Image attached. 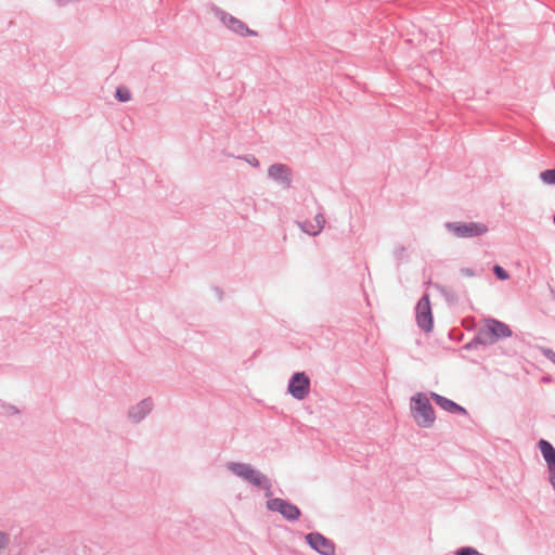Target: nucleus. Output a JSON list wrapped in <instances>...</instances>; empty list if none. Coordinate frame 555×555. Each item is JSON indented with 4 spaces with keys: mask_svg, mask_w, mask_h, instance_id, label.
Wrapping results in <instances>:
<instances>
[{
    "mask_svg": "<svg viewBox=\"0 0 555 555\" xmlns=\"http://www.w3.org/2000/svg\"><path fill=\"white\" fill-rule=\"evenodd\" d=\"M228 467L237 476L242 477L243 479L247 480L248 482L263 488L267 490V496H269L270 493V482L266 478L264 475H262L260 472L254 469L251 466L243 463H230Z\"/></svg>",
    "mask_w": 555,
    "mask_h": 555,
    "instance_id": "obj_2",
    "label": "nucleus"
},
{
    "mask_svg": "<svg viewBox=\"0 0 555 555\" xmlns=\"http://www.w3.org/2000/svg\"><path fill=\"white\" fill-rule=\"evenodd\" d=\"M554 223H555V215H554Z\"/></svg>",
    "mask_w": 555,
    "mask_h": 555,
    "instance_id": "obj_22",
    "label": "nucleus"
},
{
    "mask_svg": "<svg viewBox=\"0 0 555 555\" xmlns=\"http://www.w3.org/2000/svg\"><path fill=\"white\" fill-rule=\"evenodd\" d=\"M547 356H552L553 361L555 362V354H553L551 351L546 353Z\"/></svg>",
    "mask_w": 555,
    "mask_h": 555,
    "instance_id": "obj_21",
    "label": "nucleus"
},
{
    "mask_svg": "<svg viewBox=\"0 0 555 555\" xmlns=\"http://www.w3.org/2000/svg\"><path fill=\"white\" fill-rule=\"evenodd\" d=\"M431 398L435 400V402L443 410L450 412V413H461L466 414V410L462 408L461 405L456 404L452 400L442 397L438 393L433 392Z\"/></svg>",
    "mask_w": 555,
    "mask_h": 555,
    "instance_id": "obj_9",
    "label": "nucleus"
},
{
    "mask_svg": "<svg viewBox=\"0 0 555 555\" xmlns=\"http://www.w3.org/2000/svg\"><path fill=\"white\" fill-rule=\"evenodd\" d=\"M550 472V482L552 483L553 488L555 489V465L547 466Z\"/></svg>",
    "mask_w": 555,
    "mask_h": 555,
    "instance_id": "obj_19",
    "label": "nucleus"
},
{
    "mask_svg": "<svg viewBox=\"0 0 555 555\" xmlns=\"http://www.w3.org/2000/svg\"><path fill=\"white\" fill-rule=\"evenodd\" d=\"M447 228L457 237H474L487 233L488 228L478 222L448 223Z\"/></svg>",
    "mask_w": 555,
    "mask_h": 555,
    "instance_id": "obj_4",
    "label": "nucleus"
},
{
    "mask_svg": "<svg viewBox=\"0 0 555 555\" xmlns=\"http://www.w3.org/2000/svg\"><path fill=\"white\" fill-rule=\"evenodd\" d=\"M481 335L485 339L493 343L500 338L509 337L512 335V331L505 323L491 319L485 322Z\"/></svg>",
    "mask_w": 555,
    "mask_h": 555,
    "instance_id": "obj_3",
    "label": "nucleus"
},
{
    "mask_svg": "<svg viewBox=\"0 0 555 555\" xmlns=\"http://www.w3.org/2000/svg\"><path fill=\"white\" fill-rule=\"evenodd\" d=\"M325 223V219L323 215L319 214L314 217V223L308 222L306 224L305 231L311 235H317L321 232Z\"/></svg>",
    "mask_w": 555,
    "mask_h": 555,
    "instance_id": "obj_14",
    "label": "nucleus"
},
{
    "mask_svg": "<svg viewBox=\"0 0 555 555\" xmlns=\"http://www.w3.org/2000/svg\"><path fill=\"white\" fill-rule=\"evenodd\" d=\"M416 321L418 326L425 332L433 328V314L430 308L429 296L424 295L416 306Z\"/></svg>",
    "mask_w": 555,
    "mask_h": 555,
    "instance_id": "obj_5",
    "label": "nucleus"
},
{
    "mask_svg": "<svg viewBox=\"0 0 555 555\" xmlns=\"http://www.w3.org/2000/svg\"><path fill=\"white\" fill-rule=\"evenodd\" d=\"M539 449L547 463V466L555 465V449L553 446L546 440L539 441Z\"/></svg>",
    "mask_w": 555,
    "mask_h": 555,
    "instance_id": "obj_11",
    "label": "nucleus"
},
{
    "mask_svg": "<svg viewBox=\"0 0 555 555\" xmlns=\"http://www.w3.org/2000/svg\"><path fill=\"white\" fill-rule=\"evenodd\" d=\"M412 416L416 424L424 428H430L436 420L434 408L428 398L417 393L411 400Z\"/></svg>",
    "mask_w": 555,
    "mask_h": 555,
    "instance_id": "obj_1",
    "label": "nucleus"
},
{
    "mask_svg": "<svg viewBox=\"0 0 555 555\" xmlns=\"http://www.w3.org/2000/svg\"><path fill=\"white\" fill-rule=\"evenodd\" d=\"M455 555H483L475 548L465 547L460 550Z\"/></svg>",
    "mask_w": 555,
    "mask_h": 555,
    "instance_id": "obj_18",
    "label": "nucleus"
},
{
    "mask_svg": "<svg viewBox=\"0 0 555 555\" xmlns=\"http://www.w3.org/2000/svg\"><path fill=\"white\" fill-rule=\"evenodd\" d=\"M116 96L121 102H127L131 99L130 91L124 87H119L116 90Z\"/></svg>",
    "mask_w": 555,
    "mask_h": 555,
    "instance_id": "obj_16",
    "label": "nucleus"
},
{
    "mask_svg": "<svg viewBox=\"0 0 555 555\" xmlns=\"http://www.w3.org/2000/svg\"><path fill=\"white\" fill-rule=\"evenodd\" d=\"M269 175L281 182H283L286 186L291 183V171L284 165H273L269 169Z\"/></svg>",
    "mask_w": 555,
    "mask_h": 555,
    "instance_id": "obj_10",
    "label": "nucleus"
},
{
    "mask_svg": "<svg viewBox=\"0 0 555 555\" xmlns=\"http://www.w3.org/2000/svg\"><path fill=\"white\" fill-rule=\"evenodd\" d=\"M493 271L495 273V275L500 279V280H507L509 278L508 273L500 266H494L493 268Z\"/></svg>",
    "mask_w": 555,
    "mask_h": 555,
    "instance_id": "obj_17",
    "label": "nucleus"
},
{
    "mask_svg": "<svg viewBox=\"0 0 555 555\" xmlns=\"http://www.w3.org/2000/svg\"><path fill=\"white\" fill-rule=\"evenodd\" d=\"M267 507L270 511L281 513L287 520H296L300 516V511L296 505L282 499H272L268 501Z\"/></svg>",
    "mask_w": 555,
    "mask_h": 555,
    "instance_id": "obj_6",
    "label": "nucleus"
},
{
    "mask_svg": "<svg viewBox=\"0 0 555 555\" xmlns=\"http://www.w3.org/2000/svg\"><path fill=\"white\" fill-rule=\"evenodd\" d=\"M8 543V538L0 532V550H2L3 547H5Z\"/></svg>",
    "mask_w": 555,
    "mask_h": 555,
    "instance_id": "obj_20",
    "label": "nucleus"
},
{
    "mask_svg": "<svg viewBox=\"0 0 555 555\" xmlns=\"http://www.w3.org/2000/svg\"><path fill=\"white\" fill-rule=\"evenodd\" d=\"M309 387L310 382L305 373H296L289 382L288 391L294 398L302 400L309 393Z\"/></svg>",
    "mask_w": 555,
    "mask_h": 555,
    "instance_id": "obj_7",
    "label": "nucleus"
},
{
    "mask_svg": "<svg viewBox=\"0 0 555 555\" xmlns=\"http://www.w3.org/2000/svg\"><path fill=\"white\" fill-rule=\"evenodd\" d=\"M227 25L235 33H238L241 35H256L255 31L250 30L244 23L241 21L234 18L233 16H229L227 20H224Z\"/></svg>",
    "mask_w": 555,
    "mask_h": 555,
    "instance_id": "obj_12",
    "label": "nucleus"
},
{
    "mask_svg": "<svg viewBox=\"0 0 555 555\" xmlns=\"http://www.w3.org/2000/svg\"><path fill=\"white\" fill-rule=\"evenodd\" d=\"M540 178L546 184H555V169L542 171Z\"/></svg>",
    "mask_w": 555,
    "mask_h": 555,
    "instance_id": "obj_15",
    "label": "nucleus"
},
{
    "mask_svg": "<svg viewBox=\"0 0 555 555\" xmlns=\"http://www.w3.org/2000/svg\"><path fill=\"white\" fill-rule=\"evenodd\" d=\"M309 545L323 555H334L333 543L320 533H309L307 537Z\"/></svg>",
    "mask_w": 555,
    "mask_h": 555,
    "instance_id": "obj_8",
    "label": "nucleus"
},
{
    "mask_svg": "<svg viewBox=\"0 0 555 555\" xmlns=\"http://www.w3.org/2000/svg\"><path fill=\"white\" fill-rule=\"evenodd\" d=\"M152 409L151 400H144L137 406L132 408L130 411V417L135 421L141 420L145 414H147Z\"/></svg>",
    "mask_w": 555,
    "mask_h": 555,
    "instance_id": "obj_13",
    "label": "nucleus"
}]
</instances>
